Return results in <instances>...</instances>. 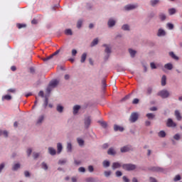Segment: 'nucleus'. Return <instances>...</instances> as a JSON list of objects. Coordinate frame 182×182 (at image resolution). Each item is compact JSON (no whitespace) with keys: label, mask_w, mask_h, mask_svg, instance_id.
Listing matches in <instances>:
<instances>
[{"label":"nucleus","mask_w":182,"mask_h":182,"mask_svg":"<svg viewBox=\"0 0 182 182\" xmlns=\"http://www.w3.org/2000/svg\"><path fill=\"white\" fill-rule=\"evenodd\" d=\"M136 165L134 164H122V168H124V170H127V171H132L133 170H136Z\"/></svg>","instance_id":"1"},{"label":"nucleus","mask_w":182,"mask_h":182,"mask_svg":"<svg viewBox=\"0 0 182 182\" xmlns=\"http://www.w3.org/2000/svg\"><path fill=\"white\" fill-rule=\"evenodd\" d=\"M157 96H160L162 99H167L170 96V92L167 90H163L157 93Z\"/></svg>","instance_id":"2"},{"label":"nucleus","mask_w":182,"mask_h":182,"mask_svg":"<svg viewBox=\"0 0 182 182\" xmlns=\"http://www.w3.org/2000/svg\"><path fill=\"white\" fill-rule=\"evenodd\" d=\"M102 46L105 48V53H107V55L105 56V59L106 60H107V59H109V56H110V53H112V47H110V46L107 44H104L102 45Z\"/></svg>","instance_id":"3"},{"label":"nucleus","mask_w":182,"mask_h":182,"mask_svg":"<svg viewBox=\"0 0 182 182\" xmlns=\"http://www.w3.org/2000/svg\"><path fill=\"white\" fill-rule=\"evenodd\" d=\"M84 124L85 129H89V127H90V124H92V118L90 117V116H88L85 118Z\"/></svg>","instance_id":"4"},{"label":"nucleus","mask_w":182,"mask_h":182,"mask_svg":"<svg viewBox=\"0 0 182 182\" xmlns=\"http://www.w3.org/2000/svg\"><path fill=\"white\" fill-rule=\"evenodd\" d=\"M60 52V50H58L55 53L51 54L50 56H48L46 58H43L42 60H43V62H48V60H50V59H53V56H56V55H59Z\"/></svg>","instance_id":"5"},{"label":"nucleus","mask_w":182,"mask_h":182,"mask_svg":"<svg viewBox=\"0 0 182 182\" xmlns=\"http://www.w3.org/2000/svg\"><path fill=\"white\" fill-rule=\"evenodd\" d=\"M121 153H127V151H133V146L127 145L120 149Z\"/></svg>","instance_id":"6"},{"label":"nucleus","mask_w":182,"mask_h":182,"mask_svg":"<svg viewBox=\"0 0 182 182\" xmlns=\"http://www.w3.org/2000/svg\"><path fill=\"white\" fill-rule=\"evenodd\" d=\"M138 119H139V114L137 112H134L131 114L130 119H129L131 123H134L137 122Z\"/></svg>","instance_id":"7"},{"label":"nucleus","mask_w":182,"mask_h":182,"mask_svg":"<svg viewBox=\"0 0 182 182\" xmlns=\"http://www.w3.org/2000/svg\"><path fill=\"white\" fill-rule=\"evenodd\" d=\"M166 126L168 127H176V126H177V124H176V122H173V119L169 118V119H168V121L166 122Z\"/></svg>","instance_id":"8"},{"label":"nucleus","mask_w":182,"mask_h":182,"mask_svg":"<svg viewBox=\"0 0 182 182\" xmlns=\"http://www.w3.org/2000/svg\"><path fill=\"white\" fill-rule=\"evenodd\" d=\"M137 8V4H129L124 7L125 11H132Z\"/></svg>","instance_id":"9"},{"label":"nucleus","mask_w":182,"mask_h":182,"mask_svg":"<svg viewBox=\"0 0 182 182\" xmlns=\"http://www.w3.org/2000/svg\"><path fill=\"white\" fill-rule=\"evenodd\" d=\"M120 167H123V165L119 162L112 163V170H116V168H120Z\"/></svg>","instance_id":"10"},{"label":"nucleus","mask_w":182,"mask_h":182,"mask_svg":"<svg viewBox=\"0 0 182 182\" xmlns=\"http://www.w3.org/2000/svg\"><path fill=\"white\" fill-rule=\"evenodd\" d=\"M59 85V80H54L53 81H51L49 84V85H50V87L53 89H55V87H56V86H58Z\"/></svg>","instance_id":"11"},{"label":"nucleus","mask_w":182,"mask_h":182,"mask_svg":"<svg viewBox=\"0 0 182 182\" xmlns=\"http://www.w3.org/2000/svg\"><path fill=\"white\" fill-rule=\"evenodd\" d=\"M114 132H124V128L123 127H120L117 124L114 125Z\"/></svg>","instance_id":"12"},{"label":"nucleus","mask_w":182,"mask_h":182,"mask_svg":"<svg viewBox=\"0 0 182 182\" xmlns=\"http://www.w3.org/2000/svg\"><path fill=\"white\" fill-rule=\"evenodd\" d=\"M107 154H109V156H116V150H114V148H109L107 151Z\"/></svg>","instance_id":"13"},{"label":"nucleus","mask_w":182,"mask_h":182,"mask_svg":"<svg viewBox=\"0 0 182 182\" xmlns=\"http://www.w3.org/2000/svg\"><path fill=\"white\" fill-rule=\"evenodd\" d=\"M107 24L109 28H113V26L116 25V21H114L113 18H109Z\"/></svg>","instance_id":"14"},{"label":"nucleus","mask_w":182,"mask_h":182,"mask_svg":"<svg viewBox=\"0 0 182 182\" xmlns=\"http://www.w3.org/2000/svg\"><path fill=\"white\" fill-rule=\"evenodd\" d=\"M153 93V87H148L146 89V96H150Z\"/></svg>","instance_id":"15"},{"label":"nucleus","mask_w":182,"mask_h":182,"mask_svg":"<svg viewBox=\"0 0 182 182\" xmlns=\"http://www.w3.org/2000/svg\"><path fill=\"white\" fill-rule=\"evenodd\" d=\"M65 35L69 36H72V35H73V32L72 31V29L70 28H67L64 31Z\"/></svg>","instance_id":"16"},{"label":"nucleus","mask_w":182,"mask_h":182,"mask_svg":"<svg viewBox=\"0 0 182 182\" xmlns=\"http://www.w3.org/2000/svg\"><path fill=\"white\" fill-rule=\"evenodd\" d=\"M57 149H58V154H60V153L62 152V150H63V146H62V144L58 143Z\"/></svg>","instance_id":"17"},{"label":"nucleus","mask_w":182,"mask_h":182,"mask_svg":"<svg viewBox=\"0 0 182 182\" xmlns=\"http://www.w3.org/2000/svg\"><path fill=\"white\" fill-rule=\"evenodd\" d=\"M175 116H176L177 120H181L182 117H181V114H180V111L176 110Z\"/></svg>","instance_id":"18"},{"label":"nucleus","mask_w":182,"mask_h":182,"mask_svg":"<svg viewBox=\"0 0 182 182\" xmlns=\"http://www.w3.org/2000/svg\"><path fill=\"white\" fill-rule=\"evenodd\" d=\"M80 110V105H75L73 107V113L74 114H77V112Z\"/></svg>","instance_id":"19"},{"label":"nucleus","mask_w":182,"mask_h":182,"mask_svg":"<svg viewBox=\"0 0 182 182\" xmlns=\"http://www.w3.org/2000/svg\"><path fill=\"white\" fill-rule=\"evenodd\" d=\"M45 119V116H43V115H41L39 117H38V120H37V124H42V122H43V120Z\"/></svg>","instance_id":"20"},{"label":"nucleus","mask_w":182,"mask_h":182,"mask_svg":"<svg viewBox=\"0 0 182 182\" xmlns=\"http://www.w3.org/2000/svg\"><path fill=\"white\" fill-rule=\"evenodd\" d=\"M129 52L130 55H131L132 58H134V56H136V53H137L136 50H134L132 48L129 49Z\"/></svg>","instance_id":"21"},{"label":"nucleus","mask_w":182,"mask_h":182,"mask_svg":"<svg viewBox=\"0 0 182 182\" xmlns=\"http://www.w3.org/2000/svg\"><path fill=\"white\" fill-rule=\"evenodd\" d=\"M48 151L51 156H55V154H56V150L52 147L48 148Z\"/></svg>","instance_id":"22"},{"label":"nucleus","mask_w":182,"mask_h":182,"mask_svg":"<svg viewBox=\"0 0 182 182\" xmlns=\"http://www.w3.org/2000/svg\"><path fill=\"white\" fill-rule=\"evenodd\" d=\"M169 56H171V58L175 60H178V57L174 54V52H169Z\"/></svg>","instance_id":"23"},{"label":"nucleus","mask_w":182,"mask_h":182,"mask_svg":"<svg viewBox=\"0 0 182 182\" xmlns=\"http://www.w3.org/2000/svg\"><path fill=\"white\" fill-rule=\"evenodd\" d=\"M158 36H164L166 35V31L160 28L158 31Z\"/></svg>","instance_id":"24"},{"label":"nucleus","mask_w":182,"mask_h":182,"mask_svg":"<svg viewBox=\"0 0 182 182\" xmlns=\"http://www.w3.org/2000/svg\"><path fill=\"white\" fill-rule=\"evenodd\" d=\"M87 56V54L86 53H84L81 56V63H85V61L86 60V58Z\"/></svg>","instance_id":"25"},{"label":"nucleus","mask_w":182,"mask_h":182,"mask_svg":"<svg viewBox=\"0 0 182 182\" xmlns=\"http://www.w3.org/2000/svg\"><path fill=\"white\" fill-rule=\"evenodd\" d=\"M146 117L149 119V120H153V119H154V117H156V115H154L152 113H148L146 114Z\"/></svg>","instance_id":"26"},{"label":"nucleus","mask_w":182,"mask_h":182,"mask_svg":"<svg viewBox=\"0 0 182 182\" xmlns=\"http://www.w3.org/2000/svg\"><path fill=\"white\" fill-rule=\"evenodd\" d=\"M160 4V0H151V6H156V5Z\"/></svg>","instance_id":"27"},{"label":"nucleus","mask_w":182,"mask_h":182,"mask_svg":"<svg viewBox=\"0 0 182 182\" xmlns=\"http://www.w3.org/2000/svg\"><path fill=\"white\" fill-rule=\"evenodd\" d=\"M165 69H168V70H171L173 69V64L167 63L164 65Z\"/></svg>","instance_id":"28"},{"label":"nucleus","mask_w":182,"mask_h":182,"mask_svg":"<svg viewBox=\"0 0 182 182\" xmlns=\"http://www.w3.org/2000/svg\"><path fill=\"white\" fill-rule=\"evenodd\" d=\"M18 168H21V164H16L13 166L12 170L14 171H16Z\"/></svg>","instance_id":"29"},{"label":"nucleus","mask_w":182,"mask_h":182,"mask_svg":"<svg viewBox=\"0 0 182 182\" xmlns=\"http://www.w3.org/2000/svg\"><path fill=\"white\" fill-rule=\"evenodd\" d=\"M57 112L59 113H63V106L58 105H57Z\"/></svg>","instance_id":"30"},{"label":"nucleus","mask_w":182,"mask_h":182,"mask_svg":"<svg viewBox=\"0 0 182 182\" xmlns=\"http://www.w3.org/2000/svg\"><path fill=\"white\" fill-rule=\"evenodd\" d=\"M167 80L166 75H163L161 78V86H166V80Z\"/></svg>","instance_id":"31"},{"label":"nucleus","mask_w":182,"mask_h":182,"mask_svg":"<svg viewBox=\"0 0 182 182\" xmlns=\"http://www.w3.org/2000/svg\"><path fill=\"white\" fill-rule=\"evenodd\" d=\"M122 29L123 31H130V26L128 24H124L122 26Z\"/></svg>","instance_id":"32"},{"label":"nucleus","mask_w":182,"mask_h":182,"mask_svg":"<svg viewBox=\"0 0 182 182\" xmlns=\"http://www.w3.org/2000/svg\"><path fill=\"white\" fill-rule=\"evenodd\" d=\"M99 123L104 129H106V127H107V123L106 122L100 121Z\"/></svg>","instance_id":"33"},{"label":"nucleus","mask_w":182,"mask_h":182,"mask_svg":"<svg viewBox=\"0 0 182 182\" xmlns=\"http://www.w3.org/2000/svg\"><path fill=\"white\" fill-rule=\"evenodd\" d=\"M86 181L87 182H97V179L95 178L90 177L86 179Z\"/></svg>","instance_id":"34"},{"label":"nucleus","mask_w":182,"mask_h":182,"mask_svg":"<svg viewBox=\"0 0 182 182\" xmlns=\"http://www.w3.org/2000/svg\"><path fill=\"white\" fill-rule=\"evenodd\" d=\"M104 167H110V161H104L102 163Z\"/></svg>","instance_id":"35"},{"label":"nucleus","mask_w":182,"mask_h":182,"mask_svg":"<svg viewBox=\"0 0 182 182\" xmlns=\"http://www.w3.org/2000/svg\"><path fill=\"white\" fill-rule=\"evenodd\" d=\"M16 26L18 29H22V28H26V24H23V23H17Z\"/></svg>","instance_id":"36"},{"label":"nucleus","mask_w":182,"mask_h":182,"mask_svg":"<svg viewBox=\"0 0 182 182\" xmlns=\"http://www.w3.org/2000/svg\"><path fill=\"white\" fill-rule=\"evenodd\" d=\"M97 43H99V40L97 38H95L92 41V42L91 43V46H96V45H97Z\"/></svg>","instance_id":"37"},{"label":"nucleus","mask_w":182,"mask_h":182,"mask_svg":"<svg viewBox=\"0 0 182 182\" xmlns=\"http://www.w3.org/2000/svg\"><path fill=\"white\" fill-rule=\"evenodd\" d=\"M159 18H160L161 21H166V14L161 13L159 14Z\"/></svg>","instance_id":"38"},{"label":"nucleus","mask_w":182,"mask_h":182,"mask_svg":"<svg viewBox=\"0 0 182 182\" xmlns=\"http://www.w3.org/2000/svg\"><path fill=\"white\" fill-rule=\"evenodd\" d=\"M49 103V100L48 99V97H45V101H44V108L46 109L48 107V105Z\"/></svg>","instance_id":"39"},{"label":"nucleus","mask_w":182,"mask_h":182,"mask_svg":"<svg viewBox=\"0 0 182 182\" xmlns=\"http://www.w3.org/2000/svg\"><path fill=\"white\" fill-rule=\"evenodd\" d=\"M41 168H43V170H48V164H46V163L45 162H43L41 164Z\"/></svg>","instance_id":"40"},{"label":"nucleus","mask_w":182,"mask_h":182,"mask_svg":"<svg viewBox=\"0 0 182 182\" xmlns=\"http://www.w3.org/2000/svg\"><path fill=\"white\" fill-rule=\"evenodd\" d=\"M52 90H53V87H51L50 85H48L46 89L47 93H48V95H50V92H52Z\"/></svg>","instance_id":"41"},{"label":"nucleus","mask_w":182,"mask_h":182,"mask_svg":"<svg viewBox=\"0 0 182 182\" xmlns=\"http://www.w3.org/2000/svg\"><path fill=\"white\" fill-rule=\"evenodd\" d=\"M176 12V9H170L168 10L169 15H174Z\"/></svg>","instance_id":"42"},{"label":"nucleus","mask_w":182,"mask_h":182,"mask_svg":"<svg viewBox=\"0 0 182 182\" xmlns=\"http://www.w3.org/2000/svg\"><path fill=\"white\" fill-rule=\"evenodd\" d=\"M67 150H68V151H69L70 153L72 151V144H71V143H68V145H67Z\"/></svg>","instance_id":"43"},{"label":"nucleus","mask_w":182,"mask_h":182,"mask_svg":"<svg viewBox=\"0 0 182 182\" xmlns=\"http://www.w3.org/2000/svg\"><path fill=\"white\" fill-rule=\"evenodd\" d=\"M77 143L80 146H83V144H85V141L82 139H77Z\"/></svg>","instance_id":"44"},{"label":"nucleus","mask_w":182,"mask_h":182,"mask_svg":"<svg viewBox=\"0 0 182 182\" xmlns=\"http://www.w3.org/2000/svg\"><path fill=\"white\" fill-rule=\"evenodd\" d=\"M166 136V132L164 131H160L159 132V137H164Z\"/></svg>","instance_id":"45"},{"label":"nucleus","mask_w":182,"mask_h":182,"mask_svg":"<svg viewBox=\"0 0 182 182\" xmlns=\"http://www.w3.org/2000/svg\"><path fill=\"white\" fill-rule=\"evenodd\" d=\"M181 180V176L180 175H176L173 178V181H180Z\"/></svg>","instance_id":"46"},{"label":"nucleus","mask_w":182,"mask_h":182,"mask_svg":"<svg viewBox=\"0 0 182 182\" xmlns=\"http://www.w3.org/2000/svg\"><path fill=\"white\" fill-rule=\"evenodd\" d=\"M3 99H5V100H11L12 97L11 95H6L3 97Z\"/></svg>","instance_id":"47"},{"label":"nucleus","mask_w":182,"mask_h":182,"mask_svg":"<svg viewBox=\"0 0 182 182\" xmlns=\"http://www.w3.org/2000/svg\"><path fill=\"white\" fill-rule=\"evenodd\" d=\"M78 171L80 173H86V168H85V167H80Z\"/></svg>","instance_id":"48"},{"label":"nucleus","mask_w":182,"mask_h":182,"mask_svg":"<svg viewBox=\"0 0 182 182\" xmlns=\"http://www.w3.org/2000/svg\"><path fill=\"white\" fill-rule=\"evenodd\" d=\"M102 88L103 89H106V87H107V85H106V80H105V79H103L102 80Z\"/></svg>","instance_id":"49"},{"label":"nucleus","mask_w":182,"mask_h":182,"mask_svg":"<svg viewBox=\"0 0 182 182\" xmlns=\"http://www.w3.org/2000/svg\"><path fill=\"white\" fill-rule=\"evenodd\" d=\"M82 23H83L82 20L78 21L77 23V28H82Z\"/></svg>","instance_id":"50"},{"label":"nucleus","mask_w":182,"mask_h":182,"mask_svg":"<svg viewBox=\"0 0 182 182\" xmlns=\"http://www.w3.org/2000/svg\"><path fill=\"white\" fill-rule=\"evenodd\" d=\"M104 174L105 177H109V176L112 174V171H105Z\"/></svg>","instance_id":"51"},{"label":"nucleus","mask_w":182,"mask_h":182,"mask_svg":"<svg viewBox=\"0 0 182 182\" xmlns=\"http://www.w3.org/2000/svg\"><path fill=\"white\" fill-rule=\"evenodd\" d=\"M116 176H117V177H122V176H123V173H122V171H117Z\"/></svg>","instance_id":"52"},{"label":"nucleus","mask_w":182,"mask_h":182,"mask_svg":"<svg viewBox=\"0 0 182 182\" xmlns=\"http://www.w3.org/2000/svg\"><path fill=\"white\" fill-rule=\"evenodd\" d=\"M167 27L168 29H173L174 28V25H173L171 23H167Z\"/></svg>","instance_id":"53"},{"label":"nucleus","mask_w":182,"mask_h":182,"mask_svg":"<svg viewBox=\"0 0 182 182\" xmlns=\"http://www.w3.org/2000/svg\"><path fill=\"white\" fill-rule=\"evenodd\" d=\"M139 102H140V100L137 98L134 99V100L132 101V104L133 105H139Z\"/></svg>","instance_id":"54"},{"label":"nucleus","mask_w":182,"mask_h":182,"mask_svg":"<svg viewBox=\"0 0 182 182\" xmlns=\"http://www.w3.org/2000/svg\"><path fill=\"white\" fill-rule=\"evenodd\" d=\"M16 92V89H15V88H11V89L8 90L9 93H15Z\"/></svg>","instance_id":"55"},{"label":"nucleus","mask_w":182,"mask_h":182,"mask_svg":"<svg viewBox=\"0 0 182 182\" xmlns=\"http://www.w3.org/2000/svg\"><path fill=\"white\" fill-rule=\"evenodd\" d=\"M66 159H61L58 161V164H66Z\"/></svg>","instance_id":"56"},{"label":"nucleus","mask_w":182,"mask_h":182,"mask_svg":"<svg viewBox=\"0 0 182 182\" xmlns=\"http://www.w3.org/2000/svg\"><path fill=\"white\" fill-rule=\"evenodd\" d=\"M32 154V149L29 148L27 149V156L29 157Z\"/></svg>","instance_id":"57"},{"label":"nucleus","mask_w":182,"mask_h":182,"mask_svg":"<svg viewBox=\"0 0 182 182\" xmlns=\"http://www.w3.org/2000/svg\"><path fill=\"white\" fill-rule=\"evenodd\" d=\"M154 171H163V168H161L160 167H155V168H154Z\"/></svg>","instance_id":"58"},{"label":"nucleus","mask_w":182,"mask_h":182,"mask_svg":"<svg viewBox=\"0 0 182 182\" xmlns=\"http://www.w3.org/2000/svg\"><path fill=\"white\" fill-rule=\"evenodd\" d=\"M151 69H157V66H156V64L154 63H151Z\"/></svg>","instance_id":"59"},{"label":"nucleus","mask_w":182,"mask_h":182,"mask_svg":"<svg viewBox=\"0 0 182 182\" xmlns=\"http://www.w3.org/2000/svg\"><path fill=\"white\" fill-rule=\"evenodd\" d=\"M88 170L90 173L93 172L95 168H93V166H88Z\"/></svg>","instance_id":"60"},{"label":"nucleus","mask_w":182,"mask_h":182,"mask_svg":"<svg viewBox=\"0 0 182 182\" xmlns=\"http://www.w3.org/2000/svg\"><path fill=\"white\" fill-rule=\"evenodd\" d=\"M173 139H175V140H179L180 139V134H176L174 135Z\"/></svg>","instance_id":"61"},{"label":"nucleus","mask_w":182,"mask_h":182,"mask_svg":"<svg viewBox=\"0 0 182 182\" xmlns=\"http://www.w3.org/2000/svg\"><path fill=\"white\" fill-rule=\"evenodd\" d=\"M149 181L150 182H157V181L156 180V178H153V177H150L149 178Z\"/></svg>","instance_id":"62"},{"label":"nucleus","mask_w":182,"mask_h":182,"mask_svg":"<svg viewBox=\"0 0 182 182\" xmlns=\"http://www.w3.org/2000/svg\"><path fill=\"white\" fill-rule=\"evenodd\" d=\"M39 153H33V158L38 159V157H39Z\"/></svg>","instance_id":"63"},{"label":"nucleus","mask_w":182,"mask_h":182,"mask_svg":"<svg viewBox=\"0 0 182 182\" xmlns=\"http://www.w3.org/2000/svg\"><path fill=\"white\" fill-rule=\"evenodd\" d=\"M38 96H41V97H44L43 91H40L38 93Z\"/></svg>","instance_id":"64"}]
</instances>
